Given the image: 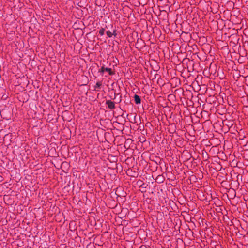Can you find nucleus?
I'll list each match as a JSON object with an SVG mask.
<instances>
[{
    "mask_svg": "<svg viewBox=\"0 0 248 248\" xmlns=\"http://www.w3.org/2000/svg\"><path fill=\"white\" fill-rule=\"evenodd\" d=\"M101 71L102 72H104V71L108 72L110 75H112L114 74V73L112 71L111 68H104V67H102L101 69Z\"/></svg>",
    "mask_w": 248,
    "mask_h": 248,
    "instance_id": "obj_2",
    "label": "nucleus"
},
{
    "mask_svg": "<svg viewBox=\"0 0 248 248\" xmlns=\"http://www.w3.org/2000/svg\"><path fill=\"white\" fill-rule=\"evenodd\" d=\"M104 30L103 29H102V30H101L99 31V33L101 34V35H103V33H104Z\"/></svg>",
    "mask_w": 248,
    "mask_h": 248,
    "instance_id": "obj_6",
    "label": "nucleus"
},
{
    "mask_svg": "<svg viewBox=\"0 0 248 248\" xmlns=\"http://www.w3.org/2000/svg\"><path fill=\"white\" fill-rule=\"evenodd\" d=\"M106 103L110 109H113L115 108V106L114 102L111 100H107Z\"/></svg>",
    "mask_w": 248,
    "mask_h": 248,
    "instance_id": "obj_1",
    "label": "nucleus"
},
{
    "mask_svg": "<svg viewBox=\"0 0 248 248\" xmlns=\"http://www.w3.org/2000/svg\"><path fill=\"white\" fill-rule=\"evenodd\" d=\"M134 98L135 102L137 104L140 103L141 99H140V97L139 95L135 94L134 96Z\"/></svg>",
    "mask_w": 248,
    "mask_h": 248,
    "instance_id": "obj_3",
    "label": "nucleus"
},
{
    "mask_svg": "<svg viewBox=\"0 0 248 248\" xmlns=\"http://www.w3.org/2000/svg\"><path fill=\"white\" fill-rule=\"evenodd\" d=\"M106 33L109 37H111L113 35H114L115 36L116 35L115 31H113V33H112L110 31H107Z\"/></svg>",
    "mask_w": 248,
    "mask_h": 248,
    "instance_id": "obj_4",
    "label": "nucleus"
},
{
    "mask_svg": "<svg viewBox=\"0 0 248 248\" xmlns=\"http://www.w3.org/2000/svg\"><path fill=\"white\" fill-rule=\"evenodd\" d=\"M101 85V83L99 82H98L96 84V87L99 88Z\"/></svg>",
    "mask_w": 248,
    "mask_h": 248,
    "instance_id": "obj_5",
    "label": "nucleus"
}]
</instances>
